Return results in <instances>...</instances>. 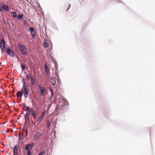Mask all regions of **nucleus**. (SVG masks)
Instances as JSON below:
<instances>
[{
  "mask_svg": "<svg viewBox=\"0 0 155 155\" xmlns=\"http://www.w3.org/2000/svg\"><path fill=\"white\" fill-rule=\"evenodd\" d=\"M45 153V151H42L39 154V155H42L43 154H44Z\"/></svg>",
  "mask_w": 155,
  "mask_h": 155,
  "instance_id": "nucleus-29",
  "label": "nucleus"
},
{
  "mask_svg": "<svg viewBox=\"0 0 155 155\" xmlns=\"http://www.w3.org/2000/svg\"><path fill=\"white\" fill-rule=\"evenodd\" d=\"M43 117L42 116H40L38 119V121H39L40 123H41L43 119Z\"/></svg>",
  "mask_w": 155,
  "mask_h": 155,
  "instance_id": "nucleus-19",
  "label": "nucleus"
},
{
  "mask_svg": "<svg viewBox=\"0 0 155 155\" xmlns=\"http://www.w3.org/2000/svg\"><path fill=\"white\" fill-rule=\"evenodd\" d=\"M21 68H22V70H24L25 69V65L23 64H21Z\"/></svg>",
  "mask_w": 155,
  "mask_h": 155,
  "instance_id": "nucleus-27",
  "label": "nucleus"
},
{
  "mask_svg": "<svg viewBox=\"0 0 155 155\" xmlns=\"http://www.w3.org/2000/svg\"><path fill=\"white\" fill-rule=\"evenodd\" d=\"M3 9V7L2 6H0V11H2Z\"/></svg>",
  "mask_w": 155,
  "mask_h": 155,
  "instance_id": "nucleus-33",
  "label": "nucleus"
},
{
  "mask_svg": "<svg viewBox=\"0 0 155 155\" xmlns=\"http://www.w3.org/2000/svg\"><path fill=\"white\" fill-rule=\"evenodd\" d=\"M25 132H26V136H27L28 135V130L27 129H26L25 130Z\"/></svg>",
  "mask_w": 155,
  "mask_h": 155,
  "instance_id": "nucleus-32",
  "label": "nucleus"
},
{
  "mask_svg": "<svg viewBox=\"0 0 155 155\" xmlns=\"http://www.w3.org/2000/svg\"><path fill=\"white\" fill-rule=\"evenodd\" d=\"M34 145V143H33L29 144L26 145L25 148V149L26 150H30V149H31L33 147Z\"/></svg>",
  "mask_w": 155,
  "mask_h": 155,
  "instance_id": "nucleus-6",
  "label": "nucleus"
},
{
  "mask_svg": "<svg viewBox=\"0 0 155 155\" xmlns=\"http://www.w3.org/2000/svg\"><path fill=\"white\" fill-rule=\"evenodd\" d=\"M45 71L47 74H48L49 73L50 70L49 69H48V66L47 65L45 64Z\"/></svg>",
  "mask_w": 155,
  "mask_h": 155,
  "instance_id": "nucleus-15",
  "label": "nucleus"
},
{
  "mask_svg": "<svg viewBox=\"0 0 155 155\" xmlns=\"http://www.w3.org/2000/svg\"><path fill=\"white\" fill-rule=\"evenodd\" d=\"M29 30L31 32L35 31L34 28L33 27H30L29 28Z\"/></svg>",
  "mask_w": 155,
  "mask_h": 155,
  "instance_id": "nucleus-23",
  "label": "nucleus"
},
{
  "mask_svg": "<svg viewBox=\"0 0 155 155\" xmlns=\"http://www.w3.org/2000/svg\"><path fill=\"white\" fill-rule=\"evenodd\" d=\"M30 78L31 80V83L32 84H35V79L33 78L32 75H31L30 76Z\"/></svg>",
  "mask_w": 155,
  "mask_h": 155,
  "instance_id": "nucleus-12",
  "label": "nucleus"
},
{
  "mask_svg": "<svg viewBox=\"0 0 155 155\" xmlns=\"http://www.w3.org/2000/svg\"><path fill=\"white\" fill-rule=\"evenodd\" d=\"M48 89L51 93V97H53V96L54 95V94H53V91L52 90V88L51 87L49 86V87Z\"/></svg>",
  "mask_w": 155,
  "mask_h": 155,
  "instance_id": "nucleus-13",
  "label": "nucleus"
},
{
  "mask_svg": "<svg viewBox=\"0 0 155 155\" xmlns=\"http://www.w3.org/2000/svg\"><path fill=\"white\" fill-rule=\"evenodd\" d=\"M51 82L52 84L53 85H55L56 83V81L54 78H51Z\"/></svg>",
  "mask_w": 155,
  "mask_h": 155,
  "instance_id": "nucleus-11",
  "label": "nucleus"
},
{
  "mask_svg": "<svg viewBox=\"0 0 155 155\" xmlns=\"http://www.w3.org/2000/svg\"><path fill=\"white\" fill-rule=\"evenodd\" d=\"M0 47L1 48L2 51L3 52L5 49L6 47H5V43L4 39L2 40H0Z\"/></svg>",
  "mask_w": 155,
  "mask_h": 155,
  "instance_id": "nucleus-4",
  "label": "nucleus"
},
{
  "mask_svg": "<svg viewBox=\"0 0 155 155\" xmlns=\"http://www.w3.org/2000/svg\"><path fill=\"white\" fill-rule=\"evenodd\" d=\"M3 52H6L8 55L11 56H13L14 54L12 51L10 49L9 47L8 46L6 47L5 49Z\"/></svg>",
  "mask_w": 155,
  "mask_h": 155,
  "instance_id": "nucleus-3",
  "label": "nucleus"
},
{
  "mask_svg": "<svg viewBox=\"0 0 155 155\" xmlns=\"http://www.w3.org/2000/svg\"><path fill=\"white\" fill-rule=\"evenodd\" d=\"M30 115L29 113L27 112L25 115V124H27V123H29L30 121Z\"/></svg>",
  "mask_w": 155,
  "mask_h": 155,
  "instance_id": "nucleus-5",
  "label": "nucleus"
},
{
  "mask_svg": "<svg viewBox=\"0 0 155 155\" xmlns=\"http://www.w3.org/2000/svg\"><path fill=\"white\" fill-rule=\"evenodd\" d=\"M55 74L58 77V81H59V76L58 74V70L57 69H56L55 71Z\"/></svg>",
  "mask_w": 155,
  "mask_h": 155,
  "instance_id": "nucleus-18",
  "label": "nucleus"
},
{
  "mask_svg": "<svg viewBox=\"0 0 155 155\" xmlns=\"http://www.w3.org/2000/svg\"><path fill=\"white\" fill-rule=\"evenodd\" d=\"M23 137V135L22 134H21L20 133H19V139H21Z\"/></svg>",
  "mask_w": 155,
  "mask_h": 155,
  "instance_id": "nucleus-25",
  "label": "nucleus"
},
{
  "mask_svg": "<svg viewBox=\"0 0 155 155\" xmlns=\"http://www.w3.org/2000/svg\"><path fill=\"white\" fill-rule=\"evenodd\" d=\"M32 37L33 38H35V31L31 32Z\"/></svg>",
  "mask_w": 155,
  "mask_h": 155,
  "instance_id": "nucleus-21",
  "label": "nucleus"
},
{
  "mask_svg": "<svg viewBox=\"0 0 155 155\" xmlns=\"http://www.w3.org/2000/svg\"><path fill=\"white\" fill-rule=\"evenodd\" d=\"M12 16L14 18H15L17 16L16 13L15 12H12Z\"/></svg>",
  "mask_w": 155,
  "mask_h": 155,
  "instance_id": "nucleus-24",
  "label": "nucleus"
},
{
  "mask_svg": "<svg viewBox=\"0 0 155 155\" xmlns=\"http://www.w3.org/2000/svg\"><path fill=\"white\" fill-rule=\"evenodd\" d=\"M41 135V133L40 132H37L34 136V138L35 139H38L40 137Z\"/></svg>",
  "mask_w": 155,
  "mask_h": 155,
  "instance_id": "nucleus-8",
  "label": "nucleus"
},
{
  "mask_svg": "<svg viewBox=\"0 0 155 155\" xmlns=\"http://www.w3.org/2000/svg\"><path fill=\"white\" fill-rule=\"evenodd\" d=\"M13 152L14 154L13 155H18V152L17 150V145H15L14 148L13 149Z\"/></svg>",
  "mask_w": 155,
  "mask_h": 155,
  "instance_id": "nucleus-9",
  "label": "nucleus"
},
{
  "mask_svg": "<svg viewBox=\"0 0 155 155\" xmlns=\"http://www.w3.org/2000/svg\"><path fill=\"white\" fill-rule=\"evenodd\" d=\"M18 46L21 53L23 55H25L27 53V49L25 47L21 45L20 43L18 44Z\"/></svg>",
  "mask_w": 155,
  "mask_h": 155,
  "instance_id": "nucleus-2",
  "label": "nucleus"
},
{
  "mask_svg": "<svg viewBox=\"0 0 155 155\" xmlns=\"http://www.w3.org/2000/svg\"><path fill=\"white\" fill-rule=\"evenodd\" d=\"M70 4H69V7H68V9L67 10H68L69 9V8H70Z\"/></svg>",
  "mask_w": 155,
  "mask_h": 155,
  "instance_id": "nucleus-34",
  "label": "nucleus"
},
{
  "mask_svg": "<svg viewBox=\"0 0 155 155\" xmlns=\"http://www.w3.org/2000/svg\"><path fill=\"white\" fill-rule=\"evenodd\" d=\"M22 94L23 93L22 92L18 91L17 94V97H21L23 95Z\"/></svg>",
  "mask_w": 155,
  "mask_h": 155,
  "instance_id": "nucleus-16",
  "label": "nucleus"
},
{
  "mask_svg": "<svg viewBox=\"0 0 155 155\" xmlns=\"http://www.w3.org/2000/svg\"><path fill=\"white\" fill-rule=\"evenodd\" d=\"M44 46L45 47L47 48L48 47V44L46 42H45L44 43Z\"/></svg>",
  "mask_w": 155,
  "mask_h": 155,
  "instance_id": "nucleus-30",
  "label": "nucleus"
},
{
  "mask_svg": "<svg viewBox=\"0 0 155 155\" xmlns=\"http://www.w3.org/2000/svg\"><path fill=\"white\" fill-rule=\"evenodd\" d=\"M21 91L22 93L24 94L25 97V98L28 97L29 90L27 88L26 84L24 81L23 82V85Z\"/></svg>",
  "mask_w": 155,
  "mask_h": 155,
  "instance_id": "nucleus-1",
  "label": "nucleus"
},
{
  "mask_svg": "<svg viewBox=\"0 0 155 155\" xmlns=\"http://www.w3.org/2000/svg\"><path fill=\"white\" fill-rule=\"evenodd\" d=\"M23 17V14H20L17 17V18L18 19H20L21 18H22Z\"/></svg>",
  "mask_w": 155,
  "mask_h": 155,
  "instance_id": "nucleus-22",
  "label": "nucleus"
},
{
  "mask_svg": "<svg viewBox=\"0 0 155 155\" xmlns=\"http://www.w3.org/2000/svg\"><path fill=\"white\" fill-rule=\"evenodd\" d=\"M26 79H27L28 80L30 78V76H29L27 74L26 76Z\"/></svg>",
  "mask_w": 155,
  "mask_h": 155,
  "instance_id": "nucleus-31",
  "label": "nucleus"
},
{
  "mask_svg": "<svg viewBox=\"0 0 155 155\" xmlns=\"http://www.w3.org/2000/svg\"><path fill=\"white\" fill-rule=\"evenodd\" d=\"M27 151V154L28 155H31V150H26Z\"/></svg>",
  "mask_w": 155,
  "mask_h": 155,
  "instance_id": "nucleus-28",
  "label": "nucleus"
},
{
  "mask_svg": "<svg viewBox=\"0 0 155 155\" xmlns=\"http://www.w3.org/2000/svg\"><path fill=\"white\" fill-rule=\"evenodd\" d=\"M3 7V9H5V11H8V6L6 5H4L2 7Z\"/></svg>",
  "mask_w": 155,
  "mask_h": 155,
  "instance_id": "nucleus-20",
  "label": "nucleus"
},
{
  "mask_svg": "<svg viewBox=\"0 0 155 155\" xmlns=\"http://www.w3.org/2000/svg\"><path fill=\"white\" fill-rule=\"evenodd\" d=\"M41 92V95H43V94L46 91V90L44 87L41 86V85L38 86Z\"/></svg>",
  "mask_w": 155,
  "mask_h": 155,
  "instance_id": "nucleus-7",
  "label": "nucleus"
},
{
  "mask_svg": "<svg viewBox=\"0 0 155 155\" xmlns=\"http://www.w3.org/2000/svg\"><path fill=\"white\" fill-rule=\"evenodd\" d=\"M57 107H56V109H57Z\"/></svg>",
  "mask_w": 155,
  "mask_h": 155,
  "instance_id": "nucleus-35",
  "label": "nucleus"
},
{
  "mask_svg": "<svg viewBox=\"0 0 155 155\" xmlns=\"http://www.w3.org/2000/svg\"><path fill=\"white\" fill-rule=\"evenodd\" d=\"M51 125V122L49 120H48L47 121L46 127L48 128H49Z\"/></svg>",
  "mask_w": 155,
  "mask_h": 155,
  "instance_id": "nucleus-17",
  "label": "nucleus"
},
{
  "mask_svg": "<svg viewBox=\"0 0 155 155\" xmlns=\"http://www.w3.org/2000/svg\"><path fill=\"white\" fill-rule=\"evenodd\" d=\"M46 111L45 110H44L43 111V112L41 115V116H42L43 117H44V116L45 115V113H46Z\"/></svg>",
  "mask_w": 155,
  "mask_h": 155,
  "instance_id": "nucleus-26",
  "label": "nucleus"
},
{
  "mask_svg": "<svg viewBox=\"0 0 155 155\" xmlns=\"http://www.w3.org/2000/svg\"><path fill=\"white\" fill-rule=\"evenodd\" d=\"M25 108H26V109L25 110V111L29 112H31L32 111H33L34 110H33L32 109H31L29 107H27L26 105H25L24 107H23V108L24 109Z\"/></svg>",
  "mask_w": 155,
  "mask_h": 155,
  "instance_id": "nucleus-10",
  "label": "nucleus"
},
{
  "mask_svg": "<svg viewBox=\"0 0 155 155\" xmlns=\"http://www.w3.org/2000/svg\"><path fill=\"white\" fill-rule=\"evenodd\" d=\"M31 114L33 116V118L35 119L37 117L36 114L35 113V112L34 110L32 111L31 112Z\"/></svg>",
  "mask_w": 155,
  "mask_h": 155,
  "instance_id": "nucleus-14",
  "label": "nucleus"
}]
</instances>
